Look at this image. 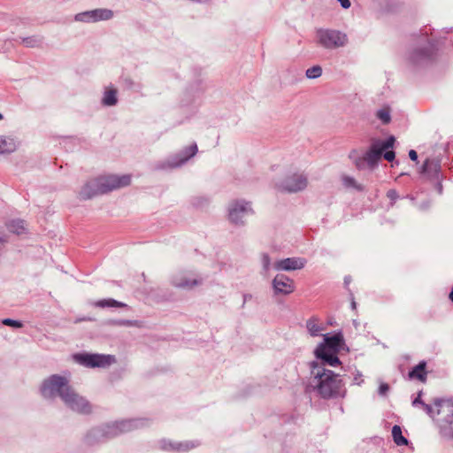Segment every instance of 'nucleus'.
<instances>
[{
    "instance_id": "8",
    "label": "nucleus",
    "mask_w": 453,
    "mask_h": 453,
    "mask_svg": "<svg viewBox=\"0 0 453 453\" xmlns=\"http://www.w3.org/2000/svg\"><path fill=\"white\" fill-rule=\"evenodd\" d=\"M112 16L113 13L111 10L96 9L78 14L76 19L84 22H96L110 19Z\"/></svg>"
},
{
    "instance_id": "6",
    "label": "nucleus",
    "mask_w": 453,
    "mask_h": 453,
    "mask_svg": "<svg viewBox=\"0 0 453 453\" xmlns=\"http://www.w3.org/2000/svg\"><path fill=\"white\" fill-rule=\"evenodd\" d=\"M73 359L89 368H104L115 363V357L111 355L78 353L73 355Z\"/></svg>"
},
{
    "instance_id": "16",
    "label": "nucleus",
    "mask_w": 453,
    "mask_h": 453,
    "mask_svg": "<svg viewBox=\"0 0 453 453\" xmlns=\"http://www.w3.org/2000/svg\"><path fill=\"white\" fill-rule=\"evenodd\" d=\"M16 145L12 139H0V153H10L15 150Z\"/></svg>"
},
{
    "instance_id": "3",
    "label": "nucleus",
    "mask_w": 453,
    "mask_h": 453,
    "mask_svg": "<svg viewBox=\"0 0 453 453\" xmlns=\"http://www.w3.org/2000/svg\"><path fill=\"white\" fill-rule=\"evenodd\" d=\"M131 183V175H107L100 176L90 180L81 190V196L85 199L96 195H102L128 186Z\"/></svg>"
},
{
    "instance_id": "26",
    "label": "nucleus",
    "mask_w": 453,
    "mask_h": 453,
    "mask_svg": "<svg viewBox=\"0 0 453 453\" xmlns=\"http://www.w3.org/2000/svg\"><path fill=\"white\" fill-rule=\"evenodd\" d=\"M388 389H389V387L388 384H381L380 386V394H383V395L386 394L388 391Z\"/></svg>"
},
{
    "instance_id": "19",
    "label": "nucleus",
    "mask_w": 453,
    "mask_h": 453,
    "mask_svg": "<svg viewBox=\"0 0 453 453\" xmlns=\"http://www.w3.org/2000/svg\"><path fill=\"white\" fill-rule=\"evenodd\" d=\"M11 231L16 233L17 234H21L24 233L26 227L24 226L23 221H13L10 226Z\"/></svg>"
},
{
    "instance_id": "1",
    "label": "nucleus",
    "mask_w": 453,
    "mask_h": 453,
    "mask_svg": "<svg viewBox=\"0 0 453 453\" xmlns=\"http://www.w3.org/2000/svg\"><path fill=\"white\" fill-rule=\"evenodd\" d=\"M41 390L45 397H53L58 393L61 399L77 412L83 414L91 412L90 403L73 390L69 385L68 380L65 377L50 376L43 382Z\"/></svg>"
},
{
    "instance_id": "20",
    "label": "nucleus",
    "mask_w": 453,
    "mask_h": 453,
    "mask_svg": "<svg viewBox=\"0 0 453 453\" xmlns=\"http://www.w3.org/2000/svg\"><path fill=\"white\" fill-rule=\"evenodd\" d=\"M322 73V70H321V67L317 65V66H313L311 68H309L307 71H306V75L309 77V78H317V77H319Z\"/></svg>"
},
{
    "instance_id": "5",
    "label": "nucleus",
    "mask_w": 453,
    "mask_h": 453,
    "mask_svg": "<svg viewBox=\"0 0 453 453\" xmlns=\"http://www.w3.org/2000/svg\"><path fill=\"white\" fill-rule=\"evenodd\" d=\"M395 142V139L393 136L388 137L385 141H374L362 159L356 163L357 166L361 168L364 163H365L368 166L373 167L382 156L387 161H393L395 152L392 149L394 148Z\"/></svg>"
},
{
    "instance_id": "13",
    "label": "nucleus",
    "mask_w": 453,
    "mask_h": 453,
    "mask_svg": "<svg viewBox=\"0 0 453 453\" xmlns=\"http://www.w3.org/2000/svg\"><path fill=\"white\" fill-rule=\"evenodd\" d=\"M426 362H420L418 365L414 366L408 373L409 380H417L421 382H425L426 380Z\"/></svg>"
},
{
    "instance_id": "14",
    "label": "nucleus",
    "mask_w": 453,
    "mask_h": 453,
    "mask_svg": "<svg viewBox=\"0 0 453 453\" xmlns=\"http://www.w3.org/2000/svg\"><path fill=\"white\" fill-rule=\"evenodd\" d=\"M117 101V89L113 88H106L102 100L103 104L107 106H111L116 104Z\"/></svg>"
},
{
    "instance_id": "2",
    "label": "nucleus",
    "mask_w": 453,
    "mask_h": 453,
    "mask_svg": "<svg viewBox=\"0 0 453 453\" xmlns=\"http://www.w3.org/2000/svg\"><path fill=\"white\" fill-rule=\"evenodd\" d=\"M314 389L325 399L343 397L346 388L339 375L333 371L322 368L314 374Z\"/></svg>"
},
{
    "instance_id": "17",
    "label": "nucleus",
    "mask_w": 453,
    "mask_h": 453,
    "mask_svg": "<svg viewBox=\"0 0 453 453\" xmlns=\"http://www.w3.org/2000/svg\"><path fill=\"white\" fill-rule=\"evenodd\" d=\"M248 210V203H237L231 209L229 217L232 221H236L239 212H245Z\"/></svg>"
},
{
    "instance_id": "18",
    "label": "nucleus",
    "mask_w": 453,
    "mask_h": 453,
    "mask_svg": "<svg viewBox=\"0 0 453 453\" xmlns=\"http://www.w3.org/2000/svg\"><path fill=\"white\" fill-rule=\"evenodd\" d=\"M96 306L100 308H105V307H117V308H122L125 307L126 304L122 303L120 302H118L113 299H104L100 300L96 303Z\"/></svg>"
},
{
    "instance_id": "30",
    "label": "nucleus",
    "mask_w": 453,
    "mask_h": 453,
    "mask_svg": "<svg viewBox=\"0 0 453 453\" xmlns=\"http://www.w3.org/2000/svg\"><path fill=\"white\" fill-rule=\"evenodd\" d=\"M449 298L453 302V288H452V290H451V292L449 294Z\"/></svg>"
},
{
    "instance_id": "12",
    "label": "nucleus",
    "mask_w": 453,
    "mask_h": 453,
    "mask_svg": "<svg viewBox=\"0 0 453 453\" xmlns=\"http://www.w3.org/2000/svg\"><path fill=\"white\" fill-rule=\"evenodd\" d=\"M438 414H443L453 434V402L441 401L439 404Z\"/></svg>"
},
{
    "instance_id": "9",
    "label": "nucleus",
    "mask_w": 453,
    "mask_h": 453,
    "mask_svg": "<svg viewBox=\"0 0 453 453\" xmlns=\"http://www.w3.org/2000/svg\"><path fill=\"white\" fill-rule=\"evenodd\" d=\"M306 260L301 257H288L275 262L274 268L282 271L299 270L304 267Z\"/></svg>"
},
{
    "instance_id": "27",
    "label": "nucleus",
    "mask_w": 453,
    "mask_h": 453,
    "mask_svg": "<svg viewBox=\"0 0 453 453\" xmlns=\"http://www.w3.org/2000/svg\"><path fill=\"white\" fill-rule=\"evenodd\" d=\"M409 157L411 160L416 161L418 159V154L415 150H411L409 152Z\"/></svg>"
},
{
    "instance_id": "24",
    "label": "nucleus",
    "mask_w": 453,
    "mask_h": 453,
    "mask_svg": "<svg viewBox=\"0 0 453 453\" xmlns=\"http://www.w3.org/2000/svg\"><path fill=\"white\" fill-rule=\"evenodd\" d=\"M3 324L6 325V326H11L13 327H21V323H19V321H16V320L9 319H4L3 321Z\"/></svg>"
},
{
    "instance_id": "32",
    "label": "nucleus",
    "mask_w": 453,
    "mask_h": 453,
    "mask_svg": "<svg viewBox=\"0 0 453 453\" xmlns=\"http://www.w3.org/2000/svg\"><path fill=\"white\" fill-rule=\"evenodd\" d=\"M2 119H3V116H2V114H0V120H1Z\"/></svg>"
},
{
    "instance_id": "31",
    "label": "nucleus",
    "mask_w": 453,
    "mask_h": 453,
    "mask_svg": "<svg viewBox=\"0 0 453 453\" xmlns=\"http://www.w3.org/2000/svg\"><path fill=\"white\" fill-rule=\"evenodd\" d=\"M418 403H420L418 398L414 400L413 404H417Z\"/></svg>"
},
{
    "instance_id": "21",
    "label": "nucleus",
    "mask_w": 453,
    "mask_h": 453,
    "mask_svg": "<svg viewBox=\"0 0 453 453\" xmlns=\"http://www.w3.org/2000/svg\"><path fill=\"white\" fill-rule=\"evenodd\" d=\"M377 116L384 124H387L390 121V114L388 109H382L379 111Z\"/></svg>"
},
{
    "instance_id": "28",
    "label": "nucleus",
    "mask_w": 453,
    "mask_h": 453,
    "mask_svg": "<svg viewBox=\"0 0 453 453\" xmlns=\"http://www.w3.org/2000/svg\"><path fill=\"white\" fill-rule=\"evenodd\" d=\"M341 3V5L347 9L350 6V1L349 0H338Z\"/></svg>"
},
{
    "instance_id": "25",
    "label": "nucleus",
    "mask_w": 453,
    "mask_h": 453,
    "mask_svg": "<svg viewBox=\"0 0 453 453\" xmlns=\"http://www.w3.org/2000/svg\"><path fill=\"white\" fill-rule=\"evenodd\" d=\"M342 180L347 187H354L355 186V180L353 178L344 176L342 178Z\"/></svg>"
},
{
    "instance_id": "23",
    "label": "nucleus",
    "mask_w": 453,
    "mask_h": 453,
    "mask_svg": "<svg viewBox=\"0 0 453 453\" xmlns=\"http://www.w3.org/2000/svg\"><path fill=\"white\" fill-rule=\"evenodd\" d=\"M307 326L309 330L311 331V334L315 335L319 332V328L316 326L314 321L310 320L307 324Z\"/></svg>"
},
{
    "instance_id": "7",
    "label": "nucleus",
    "mask_w": 453,
    "mask_h": 453,
    "mask_svg": "<svg viewBox=\"0 0 453 453\" xmlns=\"http://www.w3.org/2000/svg\"><path fill=\"white\" fill-rule=\"evenodd\" d=\"M316 36L318 43L326 48L343 46L346 42V35L334 30L319 29Z\"/></svg>"
},
{
    "instance_id": "4",
    "label": "nucleus",
    "mask_w": 453,
    "mask_h": 453,
    "mask_svg": "<svg viewBox=\"0 0 453 453\" xmlns=\"http://www.w3.org/2000/svg\"><path fill=\"white\" fill-rule=\"evenodd\" d=\"M348 351L342 334L337 333L332 336L326 335L324 343L317 347L315 355L324 365L339 366L342 363L337 356Z\"/></svg>"
},
{
    "instance_id": "11",
    "label": "nucleus",
    "mask_w": 453,
    "mask_h": 453,
    "mask_svg": "<svg viewBox=\"0 0 453 453\" xmlns=\"http://www.w3.org/2000/svg\"><path fill=\"white\" fill-rule=\"evenodd\" d=\"M307 186V180L303 175H294L289 178L287 182L285 188L291 192H296L303 189Z\"/></svg>"
},
{
    "instance_id": "10",
    "label": "nucleus",
    "mask_w": 453,
    "mask_h": 453,
    "mask_svg": "<svg viewBox=\"0 0 453 453\" xmlns=\"http://www.w3.org/2000/svg\"><path fill=\"white\" fill-rule=\"evenodd\" d=\"M273 286L277 292L282 294H290L295 290L294 280L286 275H277L273 280Z\"/></svg>"
},
{
    "instance_id": "29",
    "label": "nucleus",
    "mask_w": 453,
    "mask_h": 453,
    "mask_svg": "<svg viewBox=\"0 0 453 453\" xmlns=\"http://www.w3.org/2000/svg\"><path fill=\"white\" fill-rule=\"evenodd\" d=\"M424 405V409L425 411L428 413V414H431L432 413V408L428 405H426V404H423Z\"/></svg>"
},
{
    "instance_id": "22",
    "label": "nucleus",
    "mask_w": 453,
    "mask_h": 453,
    "mask_svg": "<svg viewBox=\"0 0 453 453\" xmlns=\"http://www.w3.org/2000/svg\"><path fill=\"white\" fill-rule=\"evenodd\" d=\"M22 42L27 47H35V46L39 45L40 41L35 37H27V38H24L22 40Z\"/></svg>"
},
{
    "instance_id": "15",
    "label": "nucleus",
    "mask_w": 453,
    "mask_h": 453,
    "mask_svg": "<svg viewBox=\"0 0 453 453\" xmlns=\"http://www.w3.org/2000/svg\"><path fill=\"white\" fill-rule=\"evenodd\" d=\"M392 436L396 445L403 446L408 444L407 439L403 435L401 426L397 425L394 426L392 428Z\"/></svg>"
}]
</instances>
